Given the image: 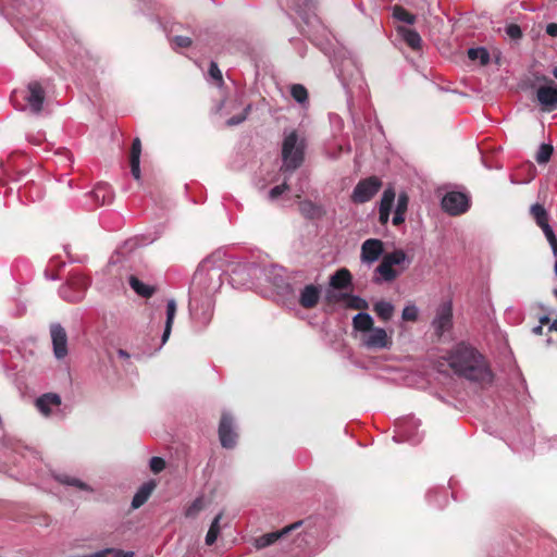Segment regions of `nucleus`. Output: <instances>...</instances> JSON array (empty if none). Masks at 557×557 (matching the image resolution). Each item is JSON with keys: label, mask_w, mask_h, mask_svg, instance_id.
<instances>
[{"label": "nucleus", "mask_w": 557, "mask_h": 557, "mask_svg": "<svg viewBox=\"0 0 557 557\" xmlns=\"http://www.w3.org/2000/svg\"><path fill=\"white\" fill-rule=\"evenodd\" d=\"M87 288L86 281H62L58 295L66 302H78L84 299Z\"/></svg>", "instance_id": "a211bd4d"}, {"label": "nucleus", "mask_w": 557, "mask_h": 557, "mask_svg": "<svg viewBox=\"0 0 557 557\" xmlns=\"http://www.w3.org/2000/svg\"><path fill=\"white\" fill-rule=\"evenodd\" d=\"M331 61L338 79L348 95L350 94L351 87L357 85L361 88L363 83L361 71L352 57H344L343 52H338Z\"/></svg>", "instance_id": "0eeeda50"}, {"label": "nucleus", "mask_w": 557, "mask_h": 557, "mask_svg": "<svg viewBox=\"0 0 557 557\" xmlns=\"http://www.w3.org/2000/svg\"><path fill=\"white\" fill-rule=\"evenodd\" d=\"M132 289L139 296L144 298L151 297L154 292L156 287L146 284L144 281H128Z\"/></svg>", "instance_id": "58836bf2"}, {"label": "nucleus", "mask_w": 557, "mask_h": 557, "mask_svg": "<svg viewBox=\"0 0 557 557\" xmlns=\"http://www.w3.org/2000/svg\"><path fill=\"white\" fill-rule=\"evenodd\" d=\"M176 310H177V306H176V301L174 298H171V299H168L166 301V310H165V314H166V318H165V324H164V330H163V334H162V337H161V345H164L170 335H171V332H172V326H173V322H174V319H175V314H176ZM161 347H159L160 349Z\"/></svg>", "instance_id": "a878e982"}, {"label": "nucleus", "mask_w": 557, "mask_h": 557, "mask_svg": "<svg viewBox=\"0 0 557 557\" xmlns=\"http://www.w3.org/2000/svg\"><path fill=\"white\" fill-rule=\"evenodd\" d=\"M531 212H532V214H533V216H534V219H535L537 224H540L541 222H545V221L549 220L547 211L540 203L533 205L531 207Z\"/></svg>", "instance_id": "09e8293b"}, {"label": "nucleus", "mask_w": 557, "mask_h": 557, "mask_svg": "<svg viewBox=\"0 0 557 557\" xmlns=\"http://www.w3.org/2000/svg\"><path fill=\"white\" fill-rule=\"evenodd\" d=\"M317 0H301L296 4V12L308 26L313 25L314 22H319L317 16Z\"/></svg>", "instance_id": "4be33fe9"}, {"label": "nucleus", "mask_w": 557, "mask_h": 557, "mask_svg": "<svg viewBox=\"0 0 557 557\" xmlns=\"http://www.w3.org/2000/svg\"><path fill=\"white\" fill-rule=\"evenodd\" d=\"M138 247L137 238H129L125 240L120 247L116 248L114 253L110 257L106 275L110 276H120L122 277V273L119 272V264L125 259L129 253H132Z\"/></svg>", "instance_id": "dca6fc26"}, {"label": "nucleus", "mask_w": 557, "mask_h": 557, "mask_svg": "<svg viewBox=\"0 0 557 557\" xmlns=\"http://www.w3.org/2000/svg\"><path fill=\"white\" fill-rule=\"evenodd\" d=\"M421 422L412 416H407L398 419L395 422V435L393 441L395 443H409L410 445H418L422 442L424 433L420 430Z\"/></svg>", "instance_id": "1a4fd4ad"}, {"label": "nucleus", "mask_w": 557, "mask_h": 557, "mask_svg": "<svg viewBox=\"0 0 557 557\" xmlns=\"http://www.w3.org/2000/svg\"><path fill=\"white\" fill-rule=\"evenodd\" d=\"M97 206L110 205L114 198V193L108 183H98L88 194Z\"/></svg>", "instance_id": "b1692460"}, {"label": "nucleus", "mask_w": 557, "mask_h": 557, "mask_svg": "<svg viewBox=\"0 0 557 557\" xmlns=\"http://www.w3.org/2000/svg\"><path fill=\"white\" fill-rule=\"evenodd\" d=\"M100 555L102 557H133L134 552L131 550H123L120 548H104L99 550Z\"/></svg>", "instance_id": "de8ad7c7"}, {"label": "nucleus", "mask_w": 557, "mask_h": 557, "mask_svg": "<svg viewBox=\"0 0 557 557\" xmlns=\"http://www.w3.org/2000/svg\"><path fill=\"white\" fill-rule=\"evenodd\" d=\"M149 467L153 473H160L165 468V461L163 458L154 456L149 460Z\"/></svg>", "instance_id": "3c124183"}, {"label": "nucleus", "mask_w": 557, "mask_h": 557, "mask_svg": "<svg viewBox=\"0 0 557 557\" xmlns=\"http://www.w3.org/2000/svg\"><path fill=\"white\" fill-rule=\"evenodd\" d=\"M30 262L26 257H17L11 268V275L12 276H24V275H30Z\"/></svg>", "instance_id": "f704fd0d"}, {"label": "nucleus", "mask_w": 557, "mask_h": 557, "mask_svg": "<svg viewBox=\"0 0 557 557\" xmlns=\"http://www.w3.org/2000/svg\"><path fill=\"white\" fill-rule=\"evenodd\" d=\"M116 354L120 358L125 359V360L131 358V355L122 348L117 349Z\"/></svg>", "instance_id": "774afa93"}, {"label": "nucleus", "mask_w": 557, "mask_h": 557, "mask_svg": "<svg viewBox=\"0 0 557 557\" xmlns=\"http://www.w3.org/2000/svg\"><path fill=\"white\" fill-rule=\"evenodd\" d=\"M397 33L401 36L403 40L413 50L421 48L422 39L416 29L405 26L397 27Z\"/></svg>", "instance_id": "c85d7f7f"}, {"label": "nucleus", "mask_w": 557, "mask_h": 557, "mask_svg": "<svg viewBox=\"0 0 557 557\" xmlns=\"http://www.w3.org/2000/svg\"><path fill=\"white\" fill-rule=\"evenodd\" d=\"M53 479L59 482L62 485L66 486H73L81 491L85 492H92V487L88 485L87 483L83 482L82 480L74 478L67 473L64 472H53L52 473Z\"/></svg>", "instance_id": "bb28decb"}, {"label": "nucleus", "mask_w": 557, "mask_h": 557, "mask_svg": "<svg viewBox=\"0 0 557 557\" xmlns=\"http://www.w3.org/2000/svg\"><path fill=\"white\" fill-rule=\"evenodd\" d=\"M172 42L180 48H188L191 46V39L187 36H175L172 39Z\"/></svg>", "instance_id": "bf43d9fd"}, {"label": "nucleus", "mask_w": 557, "mask_h": 557, "mask_svg": "<svg viewBox=\"0 0 557 557\" xmlns=\"http://www.w3.org/2000/svg\"><path fill=\"white\" fill-rule=\"evenodd\" d=\"M3 171L13 181H21L26 174V171L14 172L9 163L3 165Z\"/></svg>", "instance_id": "6e6d98bb"}, {"label": "nucleus", "mask_w": 557, "mask_h": 557, "mask_svg": "<svg viewBox=\"0 0 557 557\" xmlns=\"http://www.w3.org/2000/svg\"><path fill=\"white\" fill-rule=\"evenodd\" d=\"M362 344L369 349L389 348L392 341L382 327H373L369 333L362 335Z\"/></svg>", "instance_id": "aec40b11"}, {"label": "nucleus", "mask_w": 557, "mask_h": 557, "mask_svg": "<svg viewBox=\"0 0 557 557\" xmlns=\"http://www.w3.org/2000/svg\"><path fill=\"white\" fill-rule=\"evenodd\" d=\"M50 336L52 341L53 355L58 360L67 356V334L65 329L58 322L50 324Z\"/></svg>", "instance_id": "6ab92c4d"}, {"label": "nucleus", "mask_w": 557, "mask_h": 557, "mask_svg": "<svg viewBox=\"0 0 557 557\" xmlns=\"http://www.w3.org/2000/svg\"><path fill=\"white\" fill-rule=\"evenodd\" d=\"M224 281H191L189 286L188 309L193 322L205 329L214 311V295L223 287Z\"/></svg>", "instance_id": "7ed1b4c3"}, {"label": "nucleus", "mask_w": 557, "mask_h": 557, "mask_svg": "<svg viewBox=\"0 0 557 557\" xmlns=\"http://www.w3.org/2000/svg\"><path fill=\"white\" fill-rule=\"evenodd\" d=\"M505 32L508 37L513 40L520 39L522 37L521 27L517 24H509L506 26Z\"/></svg>", "instance_id": "603ef678"}, {"label": "nucleus", "mask_w": 557, "mask_h": 557, "mask_svg": "<svg viewBox=\"0 0 557 557\" xmlns=\"http://www.w3.org/2000/svg\"><path fill=\"white\" fill-rule=\"evenodd\" d=\"M35 406L40 413L47 417L52 412L53 408L61 406V397L57 393H46L36 399Z\"/></svg>", "instance_id": "393cba45"}, {"label": "nucleus", "mask_w": 557, "mask_h": 557, "mask_svg": "<svg viewBox=\"0 0 557 557\" xmlns=\"http://www.w3.org/2000/svg\"><path fill=\"white\" fill-rule=\"evenodd\" d=\"M313 44L317 45L325 54H329L331 52V42L327 37L319 40L318 38H314Z\"/></svg>", "instance_id": "052dcab7"}, {"label": "nucleus", "mask_w": 557, "mask_h": 557, "mask_svg": "<svg viewBox=\"0 0 557 557\" xmlns=\"http://www.w3.org/2000/svg\"><path fill=\"white\" fill-rule=\"evenodd\" d=\"M304 523V520H299L282 528L281 530L272 531L260 536H257L253 539L252 545L256 549H263L276 543L281 545H284L285 543L295 544L297 547H301V542H308L305 539L308 535V533L305 532L301 539V533H298L296 537H293V533L297 531L300 527H302Z\"/></svg>", "instance_id": "423d86ee"}, {"label": "nucleus", "mask_w": 557, "mask_h": 557, "mask_svg": "<svg viewBox=\"0 0 557 557\" xmlns=\"http://www.w3.org/2000/svg\"><path fill=\"white\" fill-rule=\"evenodd\" d=\"M131 173L136 181L140 180V160H129Z\"/></svg>", "instance_id": "680f3d73"}, {"label": "nucleus", "mask_w": 557, "mask_h": 557, "mask_svg": "<svg viewBox=\"0 0 557 557\" xmlns=\"http://www.w3.org/2000/svg\"><path fill=\"white\" fill-rule=\"evenodd\" d=\"M351 283L352 281H330V287L325 293L326 300L329 302H338L344 300L346 306L351 309H366L368 304L363 298L343 292V289H347L352 286Z\"/></svg>", "instance_id": "9d476101"}, {"label": "nucleus", "mask_w": 557, "mask_h": 557, "mask_svg": "<svg viewBox=\"0 0 557 557\" xmlns=\"http://www.w3.org/2000/svg\"><path fill=\"white\" fill-rule=\"evenodd\" d=\"M467 54L471 61H479L481 65L488 64L491 60L490 52L484 47L470 48Z\"/></svg>", "instance_id": "4c0bfd02"}, {"label": "nucleus", "mask_w": 557, "mask_h": 557, "mask_svg": "<svg viewBox=\"0 0 557 557\" xmlns=\"http://www.w3.org/2000/svg\"><path fill=\"white\" fill-rule=\"evenodd\" d=\"M221 517H222V513L216 515L210 524V528L205 537V542L208 546L213 545L220 534Z\"/></svg>", "instance_id": "ea45409f"}, {"label": "nucleus", "mask_w": 557, "mask_h": 557, "mask_svg": "<svg viewBox=\"0 0 557 557\" xmlns=\"http://www.w3.org/2000/svg\"><path fill=\"white\" fill-rule=\"evenodd\" d=\"M322 289L319 285L309 284L306 285L299 294V305L302 308L310 309L317 306L320 297H321Z\"/></svg>", "instance_id": "5701e85b"}, {"label": "nucleus", "mask_w": 557, "mask_h": 557, "mask_svg": "<svg viewBox=\"0 0 557 557\" xmlns=\"http://www.w3.org/2000/svg\"><path fill=\"white\" fill-rule=\"evenodd\" d=\"M409 197L406 193H400L398 195L397 205L395 209V213L393 216V224L400 225L405 221V213L408 208Z\"/></svg>", "instance_id": "473e14b6"}, {"label": "nucleus", "mask_w": 557, "mask_h": 557, "mask_svg": "<svg viewBox=\"0 0 557 557\" xmlns=\"http://www.w3.org/2000/svg\"><path fill=\"white\" fill-rule=\"evenodd\" d=\"M516 377H517L518 386L515 387V397H516L518 404L525 407L528 405V401L531 399V395L528 391L527 381L523 377L521 372H517Z\"/></svg>", "instance_id": "7c9ffc66"}, {"label": "nucleus", "mask_w": 557, "mask_h": 557, "mask_svg": "<svg viewBox=\"0 0 557 557\" xmlns=\"http://www.w3.org/2000/svg\"><path fill=\"white\" fill-rule=\"evenodd\" d=\"M453 301L450 299L442 301L436 308L435 315L431 322L436 336L441 337L453 329Z\"/></svg>", "instance_id": "ddd939ff"}, {"label": "nucleus", "mask_w": 557, "mask_h": 557, "mask_svg": "<svg viewBox=\"0 0 557 557\" xmlns=\"http://www.w3.org/2000/svg\"><path fill=\"white\" fill-rule=\"evenodd\" d=\"M411 258L401 249H395L392 252L383 255L380 265L375 272L381 274V278H396L403 271L409 268Z\"/></svg>", "instance_id": "6e6552de"}, {"label": "nucleus", "mask_w": 557, "mask_h": 557, "mask_svg": "<svg viewBox=\"0 0 557 557\" xmlns=\"http://www.w3.org/2000/svg\"><path fill=\"white\" fill-rule=\"evenodd\" d=\"M228 285L236 290H252L256 294L260 295V289H262L261 281H227Z\"/></svg>", "instance_id": "c9c22d12"}, {"label": "nucleus", "mask_w": 557, "mask_h": 557, "mask_svg": "<svg viewBox=\"0 0 557 557\" xmlns=\"http://www.w3.org/2000/svg\"><path fill=\"white\" fill-rule=\"evenodd\" d=\"M46 99V90L41 83L32 81L24 88L14 89L10 100L15 109L39 115L42 111Z\"/></svg>", "instance_id": "39448f33"}, {"label": "nucleus", "mask_w": 557, "mask_h": 557, "mask_svg": "<svg viewBox=\"0 0 557 557\" xmlns=\"http://www.w3.org/2000/svg\"><path fill=\"white\" fill-rule=\"evenodd\" d=\"M546 33L552 37H557V24L556 23H549L546 26Z\"/></svg>", "instance_id": "69168bd1"}, {"label": "nucleus", "mask_w": 557, "mask_h": 557, "mask_svg": "<svg viewBox=\"0 0 557 557\" xmlns=\"http://www.w3.org/2000/svg\"><path fill=\"white\" fill-rule=\"evenodd\" d=\"M218 433L223 448L232 449L236 446L238 435L235 431L234 418L230 412L222 413Z\"/></svg>", "instance_id": "f3484780"}, {"label": "nucleus", "mask_w": 557, "mask_h": 557, "mask_svg": "<svg viewBox=\"0 0 557 557\" xmlns=\"http://www.w3.org/2000/svg\"><path fill=\"white\" fill-rule=\"evenodd\" d=\"M393 16L400 21V22H404L406 24H413L417 20L416 15L408 12L406 9H404L403 7L400 5H395L393 8Z\"/></svg>", "instance_id": "c03bdc74"}, {"label": "nucleus", "mask_w": 557, "mask_h": 557, "mask_svg": "<svg viewBox=\"0 0 557 557\" xmlns=\"http://www.w3.org/2000/svg\"><path fill=\"white\" fill-rule=\"evenodd\" d=\"M299 211L308 220L319 219L323 214V209L311 200L300 201Z\"/></svg>", "instance_id": "2f4dec72"}, {"label": "nucleus", "mask_w": 557, "mask_h": 557, "mask_svg": "<svg viewBox=\"0 0 557 557\" xmlns=\"http://www.w3.org/2000/svg\"><path fill=\"white\" fill-rule=\"evenodd\" d=\"M284 174V181L282 184L280 185H276L274 187H272L270 190H269V194H268V198L271 200V201H274L276 200L281 195H283L285 191L289 190V185H288V180L292 174H286V173H283Z\"/></svg>", "instance_id": "37998d69"}, {"label": "nucleus", "mask_w": 557, "mask_h": 557, "mask_svg": "<svg viewBox=\"0 0 557 557\" xmlns=\"http://www.w3.org/2000/svg\"><path fill=\"white\" fill-rule=\"evenodd\" d=\"M395 190L393 187H387L384 191H383V195H382V198H381V201H380V207H379V210H384V211H392V208H393V205H394V200H395Z\"/></svg>", "instance_id": "79ce46f5"}, {"label": "nucleus", "mask_w": 557, "mask_h": 557, "mask_svg": "<svg viewBox=\"0 0 557 557\" xmlns=\"http://www.w3.org/2000/svg\"><path fill=\"white\" fill-rule=\"evenodd\" d=\"M209 75L211 76V78H213L219 84L222 83V81H223L222 73H221L218 64L213 61L210 63V66H209Z\"/></svg>", "instance_id": "13d9d810"}, {"label": "nucleus", "mask_w": 557, "mask_h": 557, "mask_svg": "<svg viewBox=\"0 0 557 557\" xmlns=\"http://www.w3.org/2000/svg\"><path fill=\"white\" fill-rule=\"evenodd\" d=\"M141 141L138 137L133 140L129 160H140Z\"/></svg>", "instance_id": "5fc2aeb1"}, {"label": "nucleus", "mask_w": 557, "mask_h": 557, "mask_svg": "<svg viewBox=\"0 0 557 557\" xmlns=\"http://www.w3.org/2000/svg\"><path fill=\"white\" fill-rule=\"evenodd\" d=\"M200 509V499H196L193 502V504L187 508L186 516L190 517L194 516L198 510Z\"/></svg>", "instance_id": "0e129e2a"}, {"label": "nucleus", "mask_w": 557, "mask_h": 557, "mask_svg": "<svg viewBox=\"0 0 557 557\" xmlns=\"http://www.w3.org/2000/svg\"><path fill=\"white\" fill-rule=\"evenodd\" d=\"M156 487L154 481L150 480L140 485L132 499V508L137 509L141 507L150 497Z\"/></svg>", "instance_id": "cd10ccee"}, {"label": "nucleus", "mask_w": 557, "mask_h": 557, "mask_svg": "<svg viewBox=\"0 0 557 557\" xmlns=\"http://www.w3.org/2000/svg\"><path fill=\"white\" fill-rule=\"evenodd\" d=\"M290 95L296 102L306 107L308 104V91L305 86L300 84H294L290 87Z\"/></svg>", "instance_id": "a19ab883"}, {"label": "nucleus", "mask_w": 557, "mask_h": 557, "mask_svg": "<svg viewBox=\"0 0 557 557\" xmlns=\"http://www.w3.org/2000/svg\"><path fill=\"white\" fill-rule=\"evenodd\" d=\"M537 82H543L536 90V100L543 111L552 112L557 109V84L546 76H536Z\"/></svg>", "instance_id": "f8f14e48"}, {"label": "nucleus", "mask_w": 557, "mask_h": 557, "mask_svg": "<svg viewBox=\"0 0 557 557\" xmlns=\"http://www.w3.org/2000/svg\"><path fill=\"white\" fill-rule=\"evenodd\" d=\"M543 233L552 247L554 256L557 257V238L554 233V230L550 227L545 230Z\"/></svg>", "instance_id": "864d4df0"}, {"label": "nucleus", "mask_w": 557, "mask_h": 557, "mask_svg": "<svg viewBox=\"0 0 557 557\" xmlns=\"http://www.w3.org/2000/svg\"><path fill=\"white\" fill-rule=\"evenodd\" d=\"M419 317V309L414 304L406 305L403 309L401 318L404 321L416 322Z\"/></svg>", "instance_id": "49530a36"}, {"label": "nucleus", "mask_w": 557, "mask_h": 557, "mask_svg": "<svg viewBox=\"0 0 557 557\" xmlns=\"http://www.w3.org/2000/svg\"><path fill=\"white\" fill-rule=\"evenodd\" d=\"M373 310L380 319L388 321L394 313V306L389 301L379 300L374 304Z\"/></svg>", "instance_id": "e433bc0d"}, {"label": "nucleus", "mask_w": 557, "mask_h": 557, "mask_svg": "<svg viewBox=\"0 0 557 557\" xmlns=\"http://www.w3.org/2000/svg\"><path fill=\"white\" fill-rule=\"evenodd\" d=\"M306 139L297 131H284L280 172L293 174L305 161Z\"/></svg>", "instance_id": "20e7f679"}, {"label": "nucleus", "mask_w": 557, "mask_h": 557, "mask_svg": "<svg viewBox=\"0 0 557 557\" xmlns=\"http://www.w3.org/2000/svg\"><path fill=\"white\" fill-rule=\"evenodd\" d=\"M251 110V106L248 104L242 113L239 114H236L232 117H230L227 121H226V125L227 126H236V125H239L242 124L248 116V113L250 112Z\"/></svg>", "instance_id": "8fccbe9b"}, {"label": "nucleus", "mask_w": 557, "mask_h": 557, "mask_svg": "<svg viewBox=\"0 0 557 557\" xmlns=\"http://www.w3.org/2000/svg\"><path fill=\"white\" fill-rule=\"evenodd\" d=\"M389 214H391V211H384V210H379V218H380V222L382 224H385L387 223L388 219H389Z\"/></svg>", "instance_id": "338daca9"}, {"label": "nucleus", "mask_w": 557, "mask_h": 557, "mask_svg": "<svg viewBox=\"0 0 557 557\" xmlns=\"http://www.w3.org/2000/svg\"><path fill=\"white\" fill-rule=\"evenodd\" d=\"M327 278H351L350 272L347 269H339L331 273Z\"/></svg>", "instance_id": "e2e57ef3"}, {"label": "nucleus", "mask_w": 557, "mask_h": 557, "mask_svg": "<svg viewBox=\"0 0 557 557\" xmlns=\"http://www.w3.org/2000/svg\"><path fill=\"white\" fill-rule=\"evenodd\" d=\"M383 243L381 239L370 238L361 246V259L367 263H373L383 255Z\"/></svg>", "instance_id": "412c9836"}, {"label": "nucleus", "mask_w": 557, "mask_h": 557, "mask_svg": "<svg viewBox=\"0 0 557 557\" xmlns=\"http://www.w3.org/2000/svg\"><path fill=\"white\" fill-rule=\"evenodd\" d=\"M520 443L523 448H530L534 445V436L531 430L523 431V436L521 437Z\"/></svg>", "instance_id": "4d7b16f0"}, {"label": "nucleus", "mask_w": 557, "mask_h": 557, "mask_svg": "<svg viewBox=\"0 0 557 557\" xmlns=\"http://www.w3.org/2000/svg\"><path fill=\"white\" fill-rule=\"evenodd\" d=\"M248 275L250 278H284L286 270L277 264L257 262H228L222 249L213 251L197 267L194 278H223V276Z\"/></svg>", "instance_id": "f257e3e1"}, {"label": "nucleus", "mask_w": 557, "mask_h": 557, "mask_svg": "<svg viewBox=\"0 0 557 557\" xmlns=\"http://www.w3.org/2000/svg\"><path fill=\"white\" fill-rule=\"evenodd\" d=\"M260 296L276 302L288 304L295 299V289L289 281H261Z\"/></svg>", "instance_id": "9b49d317"}, {"label": "nucleus", "mask_w": 557, "mask_h": 557, "mask_svg": "<svg viewBox=\"0 0 557 557\" xmlns=\"http://www.w3.org/2000/svg\"><path fill=\"white\" fill-rule=\"evenodd\" d=\"M442 209L451 216L460 215L468 211L470 197L461 191H447L441 201Z\"/></svg>", "instance_id": "4468645a"}, {"label": "nucleus", "mask_w": 557, "mask_h": 557, "mask_svg": "<svg viewBox=\"0 0 557 557\" xmlns=\"http://www.w3.org/2000/svg\"><path fill=\"white\" fill-rule=\"evenodd\" d=\"M554 148L552 145L542 144L536 152L535 160L539 164L547 163L553 154Z\"/></svg>", "instance_id": "a18cd8bd"}, {"label": "nucleus", "mask_w": 557, "mask_h": 557, "mask_svg": "<svg viewBox=\"0 0 557 557\" xmlns=\"http://www.w3.org/2000/svg\"><path fill=\"white\" fill-rule=\"evenodd\" d=\"M425 497L430 505L437 508H444L448 502L447 492L443 487L430 488Z\"/></svg>", "instance_id": "c756f323"}, {"label": "nucleus", "mask_w": 557, "mask_h": 557, "mask_svg": "<svg viewBox=\"0 0 557 557\" xmlns=\"http://www.w3.org/2000/svg\"><path fill=\"white\" fill-rule=\"evenodd\" d=\"M381 186L382 182L376 176L360 180L355 186L350 199L354 203L368 202L375 196Z\"/></svg>", "instance_id": "2eb2a0df"}, {"label": "nucleus", "mask_w": 557, "mask_h": 557, "mask_svg": "<svg viewBox=\"0 0 557 557\" xmlns=\"http://www.w3.org/2000/svg\"><path fill=\"white\" fill-rule=\"evenodd\" d=\"M447 361L457 375L468 381L480 384L493 381L494 375L485 356L468 342L455 344L448 352Z\"/></svg>", "instance_id": "f03ea898"}, {"label": "nucleus", "mask_w": 557, "mask_h": 557, "mask_svg": "<svg viewBox=\"0 0 557 557\" xmlns=\"http://www.w3.org/2000/svg\"><path fill=\"white\" fill-rule=\"evenodd\" d=\"M354 329L364 334L369 333L373 326V318L367 312H359L352 319Z\"/></svg>", "instance_id": "72a5a7b5"}]
</instances>
